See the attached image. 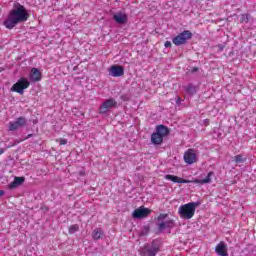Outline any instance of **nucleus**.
<instances>
[{
    "mask_svg": "<svg viewBox=\"0 0 256 256\" xmlns=\"http://www.w3.org/2000/svg\"><path fill=\"white\" fill-rule=\"evenodd\" d=\"M29 19V12L25 6L20 3H15L13 9L9 12L7 18L3 22L6 29H13L19 23H25Z\"/></svg>",
    "mask_w": 256,
    "mask_h": 256,
    "instance_id": "nucleus-1",
    "label": "nucleus"
},
{
    "mask_svg": "<svg viewBox=\"0 0 256 256\" xmlns=\"http://www.w3.org/2000/svg\"><path fill=\"white\" fill-rule=\"evenodd\" d=\"M196 202H190L187 204H184L179 207L178 213L181 217V219H193V216L195 215V209H197Z\"/></svg>",
    "mask_w": 256,
    "mask_h": 256,
    "instance_id": "nucleus-2",
    "label": "nucleus"
},
{
    "mask_svg": "<svg viewBox=\"0 0 256 256\" xmlns=\"http://www.w3.org/2000/svg\"><path fill=\"white\" fill-rule=\"evenodd\" d=\"M193 37V33L189 30H184L182 33L178 34L176 37L172 39V43L179 47L181 45H185L189 39Z\"/></svg>",
    "mask_w": 256,
    "mask_h": 256,
    "instance_id": "nucleus-3",
    "label": "nucleus"
},
{
    "mask_svg": "<svg viewBox=\"0 0 256 256\" xmlns=\"http://www.w3.org/2000/svg\"><path fill=\"white\" fill-rule=\"evenodd\" d=\"M29 85H31V82L27 80V78H20L17 83H15L11 91H14L15 93H19L20 95H23L25 93V89L29 88Z\"/></svg>",
    "mask_w": 256,
    "mask_h": 256,
    "instance_id": "nucleus-4",
    "label": "nucleus"
},
{
    "mask_svg": "<svg viewBox=\"0 0 256 256\" xmlns=\"http://www.w3.org/2000/svg\"><path fill=\"white\" fill-rule=\"evenodd\" d=\"M21 127H27V118L20 116L15 121L9 122L8 131H17Z\"/></svg>",
    "mask_w": 256,
    "mask_h": 256,
    "instance_id": "nucleus-5",
    "label": "nucleus"
},
{
    "mask_svg": "<svg viewBox=\"0 0 256 256\" xmlns=\"http://www.w3.org/2000/svg\"><path fill=\"white\" fill-rule=\"evenodd\" d=\"M150 215L151 210L143 206L135 209L132 213L133 219H145V217H149Z\"/></svg>",
    "mask_w": 256,
    "mask_h": 256,
    "instance_id": "nucleus-6",
    "label": "nucleus"
},
{
    "mask_svg": "<svg viewBox=\"0 0 256 256\" xmlns=\"http://www.w3.org/2000/svg\"><path fill=\"white\" fill-rule=\"evenodd\" d=\"M157 253H159V247L155 246L154 241L151 245L146 244L142 249L143 256H155Z\"/></svg>",
    "mask_w": 256,
    "mask_h": 256,
    "instance_id": "nucleus-7",
    "label": "nucleus"
},
{
    "mask_svg": "<svg viewBox=\"0 0 256 256\" xmlns=\"http://www.w3.org/2000/svg\"><path fill=\"white\" fill-rule=\"evenodd\" d=\"M113 107H117V101L115 99L110 98L102 103V105L99 108V111L101 114L107 113L109 109H113Z\"/></svg>",
    "mask_w": 256,
    "mask_h": 256,
    "instance_id": "nucleus-8",
    "label": "nucleus"
},
{
    "mask_svg": "<svg viewBox=\"0 0 256 256\" xmlns=\"http://www.w3.org/2000/svg\"><path fill=\"white\" fill-rule=\"evenodd\" d=\"M184 161L188 165H193L197 161V154H195V150L189 149L184 153Z\"/></svg>",
    "mask_w": 256,
    "mask_h": 256,
    "instance_id": "nucleus-9",
    "label": "nucleus"
},
{
    "mask_svg": "<svg viewBox=\"0 0 256 256\" xmlns=\"http://www.w3.org/2000/svg\"><path fill=\"white\" fill-rule=\"evenodd\" d=\"M113 19H114L115 23H117L118 25H125V23H127V21H129V17L124 12L115 13L113 15Z\"/></svg>",
    "mask_w": 256,
    "mask_h": 256,
    "instance_id": "nucleus-10",
    "label": "nucleus"
},
{
    "mask_svg": "<svg viewBox=\"0 0 256 256\" xmlns=\"http://www.w3.org/2000/svg\"><path fill=\"white\" fill-rule=\"evenodd\" d=\"M110 75L112 77H123L125 75V68L120 65H112L110 67Z\"/></svg>",
    "mask_w": 256,
    "mask_h": 256,
    "instance_id": "nucleus-11",
    "label": "nucleus"
},
{
    "mask_svg": "<svg viewBox=\"0 0 256 256\" xmlns=\"http://www.w3.org/2000/svg\"><path fill=\"white\" fill-rule=\"evenodd\" d=\"M25 183V177H15L14 181L8 185V189H17L20 185Z\"/></svg>",
    "mask_w": 256,
    "mask_h": 256,
    "instance_id": "nucleus-12",
    "label": "nucleus"
},
{
    "mask_svg": "<svg viewBox=\"0 0 256 256\" xmlns=\"http://www.w3.org/2000/svg\"><path fill=\"white\" fill-rule=\"evenodd\" d=\"M156 133L162 137L163 139H165V137H167V135H169L170 131L169 128L165 125H158L156 127Z\"/></svg>",
    "mask_w": 256,
    "mask_h": 256,
    "instance_id": "nucleus-13",
    "label": "nucleus"
},
{
    "mask_svg": "<svg viewBox=\"0 0 256 256\" xmlns=\"http://www.w3.org/2000/svg\"><path fill=\"white\" fill-rule=\"evenodd\" d=\"M215 251L217 253V255L220 256H229V254L227 253V246L225 245L224 242H220L216 248Z\"/></svg>",
    "mask_w": 256,
    "mask_h": 256,
    "instance_id": "nucleus-14",
    "label": "nucleus"
},
{
    "mask_svg": "<svg viewBox=\"0 0 256 256\" xmlns=\"http://www.w3.org/2000/svg\"><path fill=\"white\" fill-rule=\"evenodd\" d=\"M165 179H167L168 181H172L173 183H191V181L189 180H185L183 178L171 174H167L165 176Z\"/></svg>",
    "mask_w": 256,
    "mask_h": 256,
    "instance_id": "nucleus-15",
    "label": "nucleus"
},
{
    "mask_svg": "<svg viewBox=\"0 0 256 256\" xmlns=\"http://www.w3.org/2000/svg\"><path fill=\"white\" fill-rule=\"evenodd\" d=\"M31 81L37 82L41 79V71L37 68H32L29 74Z\"/></svg>",
    "mask_w": 256,
    "mask_h": 256,
    "instance_id": "nucleus-16",
    "label": "nucleus"
},
{
    "mask_svg": "<svg viewBox=\"0 0 256 256\" xmlns=\"http://www.w3.org/2000/svg\"><path fill=\"white\" fill-rule=\"evenodd\" d=\"M173 228V220H168L158 224L159 231H165V229Z\"/></svg>",
    "mask_w": 256,
    "mask_h": 256,
    "instance_id": "nucleus-17",
    "label": "nucleus"
},
{
    "mask_svg": "<svg viewBox=\"0 0 256 256\" xmlns=\"http://www.w3.org/2000/svg\"><path fill=\"white\" fill-rule=\"evenodd\" d=\"M151 143H153V145H161L163 143V138L156 132H154L151 135Z\"/></svg>",
    "mask_w": 256,
    "mask_h": 256,
    "instance_id": "nucleus-18",
    "label": "nucleus"
},
{
    "mask_svg": "<svg viewBox=\"0 0 256 256\" xmlns=\"http://www.w3.org/2000/svg\"><path fill=\"white\" fill-rule=\"evenodd\" d=\"M215 175L214 172H209L206 176V178L199 180V179H195L194 183H200L201 185H205L207 183H211V177H213Z\"/></svg>",
    "mask_w": 256,
    "mask_h": 256,
    "instance_id": "nucleus-19",
    "label": "nucleus"
},
{
    "mask_svg": "<svg viewBox=\"0 0 256 256\" xmlns=\"http://www.w3.org/2000/svg\"><path fill=\"white\" fill-rule=\"evenodd\" d=\"M103 237V230L101 228H96L92 232V238L97 241Z\"/></svg>",
    "mask_w": 256,
    "mask_h": 256,
    "instance_id": "nucleus-20",
    "label": "nucleus"
},
{
    "mask_svg": "<svg viewBox=\"0 0 256 256\" xmlns=\"http://www.w3.org/2000/svg\"><path fill=\"white\" fill-rule=\"evenodd\" d=\"M185 91L188 93V95H195L197 93V88L193 84H188L185 87Z\"/></svg>",
    "mask_w": 256,
    "mask_h": 256,
    "instance_id": "nucleus-21",
    "label": "nucleus"
},
{
    "mask_svg": "<svg viewBox=\"0 0 256 256\" xmlns=\"http://www.w3.org/2000/svg\"><path fill=\"white\" fill-rule=\"evenodd\" d=\"M151 229L149 228V226H144V227H142V229H141V231H140V233H139V236L140 237H145V236H147V235H149V231H150Z\"/></svg>",
    "mask_w": 256,
    "mask_h": 256,
    "instance_id": "nucleus-22",
    "label": "nucleus"
},
{
    "mask_svg": "<svg viewBox=\"0 0 256 256\" xmlns=\"http://www.w3.org/2000/svg\"><path fill=\"white\" fill-rule=\"evenodd\" d=\"M77 231H79V225L73 224V225L70 226V228H69V234L70 235H73V234L77 233Z\"/></svg>",
    "mask_w": 256,
    "mask_h": 256,
    "instance_id": "nucleus-23",
    "label": "nucleus"
},
{
    "mask_svg": "<svg viewBox=\"0 0 256 256\" xmlns=\"http://www.w3.org/2000/svg\"><path fill=\"white\" fill-rule=\"evenodd\" d=\"M234 161L235 163L239 164V163H245L246 158H243V155H236L234 157Z\"/></svg>",
    "mask_w": 256,
    "mask_h": 256,
    "instance_id": "nucleus-24",
    "label": "nucleus"
},
{
    "mask_svg": "<svg viewBox=\"0 0 256 256\" xmlns=\"http://www.w3.org/2000/svg\"><path fill=\"white\" fill-rule=\"evenodd\" d=\"M241 23H249V15L244 14L241 16Z\"/></svg>",
    "mask_w": 256,
    "mask_h": 256,
    "instance_id": "nucleus-25",
    "label": "nucleus"
},
{
    "mask_svg": "<svg viewBox=\"0 0 256 256\" xmlns=\"http://www.w3.org/2000/svg\"><path fill=\"white\" fill-rule=\"evenodd\" d=\"M165 219H167V214H160L158 216V221H165Z\"/></svg>",
    "mask_w": 256,
    "mask_h": 256,
    "instance_id": "nucleus-26",
    "label": "nucleus"
},
{
    "mask_svg": "<svg viewBox=\"0 0 256 256\" xmlns=\"http://www.w3.org/2000/svg\"><path fill=\"white\" fill-rule=\"evenodd\" d=\"M60 145H67V139H59L57 140Z\"/></svg>",
    "mask_w": 256,
    "mask_h": 256,
    "instance_id": "nucleus-27",
    "label": "nucleus"
},
{
    "mask_svg": "<svg viewBox=\"0 0 256 256\" xmlns=\"http://www.w3.org/2000/svg\"><path fill=\"white\" fill-rule=\"evenodd\" d=\"M164 46H165L166 48L171 47V42H170V41H166L165 44H164Z\"/></svg>",
    "mask_w": 256,
    "mask_h": 256,
    "instance_id": "nucleus-28",
    "label": "nucleus"
},
{
    "mask_svg": "<svg viewBox=\"0 0 256 256\" xmlns=\"http://www.w3.org/2000/svg\"><path fill=\"white\" fill-rule=\"evenodd\" d=\"M176 103H177V105H179L181 103V97H177Z\"/></svg>",
    "mask_w": 256,
    "mask_h": 256,
    "instance_id": "nucleus-29",
    "label": "nucleus"
},
{
    "mask_svg": "<svg viewBox=\"0 0 256 256\" xmlns=\"http://www.w3.org/2000/svg\"><path fill=\"white\" fill-rule=\"evenodd\" d=\"M5 153V149L0 148V155H3Z\"/></svg>",
    "mask_w": 256,
    "mask_h": 256,
    "instance_id": "nucleus-30",
    "label": "nucleus"
},
{
    "mask_svg": "<svg viewBox=\"0 0 256 256\" xmlns=\"http://www.w3.org/2000/svg\"><path fill=\"white\" fill-rule=\"evenodd\" d=\"M3 195H5V191L0 190V197H3Z\"/></svg>",
    "mask_w": 256,
    "mask_h": 256,
    "instance_id": "nucleus-31",
    "label": "nucleus"
},
{
    "mask_svg": "<svg viewBox=\"0 0 256 256\" xmlns=\"http://www.w3.org/2000/svg\"><path fill=\"white\" fill-rule=\"evenodd\" d=\"M30 137H33V134H28L24 139H30Z\"/></svg>",
    "mask_w": 256,
    "mask_h": 256,
    "instance_id": "nucleus-32",
    "label": "nucleus"
},
{
    "mask_svg": "<svg viewBox=\"0 0 256 256\" xmlns=\"http://www.w3.org/2000/svg\"><path fill=\"white\" fill-rule=\"evenodd\" d=\"M204 121H205L206 125H208L209 119H206V120H204Z\"/></svg>",
    "mask_w": 256,
    "mask_h": 256,
    "instance_id": "nucleus-33",
    "label": "nucleus"
},
{
    "mask_svg": "<svg viewBox=\"0 0 256 256\" xmlns=\"http://www.w3.org/2000/svg\"><path fill=\"white\" fill-rule=\"evenodd\" d=\"M194 71H197V68H195Z\"/></svg>",
    "mask_w": 256,
    "mask_h": 256,
    "instance_id": "nucleus-34",
    "label": "nucleus"
}]
</instances>
